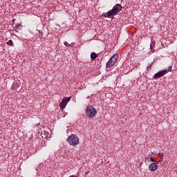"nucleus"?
Listing matches in <instances>:
<instances>
[{"mask_svg": "<svg viewBox=\"0 0 177 177\" xmlns=\"http://www.w3.org/2000/svg\"><path fill=\"white\" fill-rule=\"evenodd\" d=\"M67 142L71 146H77L80 143V138L77 135L72 134L68 137Z\"/></svg>", "mask_w": 177, "mask_h": 177, "instance_id": "f03ea898", "label": "nucleus"}, {"mask_svg": "<svg viewBox=\"0 0 177 177\" xmlns=\"http://www.w3.org/2000/svg\"><path fill=\"white\" fill-rule=\"evenodd\" d=\"M70 100H71L70 97H64L61 102V103L59 104V107L61 109H66V106H67V103H68Z\"/></svg>", "mask_w": 177, "mask_h": 177, "instance_id": "423d86ee", "label": "nucleus"}, {"mask_svg": "<svg viewBox=\"0 0 177 177\" xmlns=\"http://www.w3.org/2000/svg\"><path fill=\"white\" fill-rule=\"evenodd\" d=\"M150 46H151V45H150Z\"/></svg>", "mask_w": 177, "mask_h": 177, "instance_id": "f3484780", "label": "nucleus"}, {"mask_svg": "<svg viewBox=\"0 0 177 177\" xmlns=\"http://www.w3.org/2000/svg\"><path fill=\"white\" fill-rule=\"evenodd\" d=\"M158 156L159 157H164V153H159Z\"/></svg>", "mask_w": 177, "mask_h": 177, "instance_id": "f8f14e48", "label": "nucleus"}, {"mask_svg": "<svg viewBox=\"0 0 177 177\" xmlns=\"http://www.w3.org/2000/svg\"><path fill=\"white\" fill-rule=\"evenodd\" d=\"M96 57H97V55H96L95 53H92L91 54V59L92 60H95V59H96Z\"/></svg>", "mask_w": 177, "mask_h": 177, "instance_id": "1a4fd4ad", "label": "nucleus"}, {"mask_svg": "<svg viewBox=\"0 0 177 177\" xmlns=\"http://www.w3.org/2000/svg\"><path fill=\"white\" fill-rule=\"evenodd\" d=\"M85 113L86 115L89 117V118H94V117H96V115L97 114V111L93 106H87Z\"/></svg>", "mask_w": 177, "mask_h": 177, "instance_id": "7ed1b4c3", "label": "nucleus"}, {"mask_svg": "<svg viewBox=\"0 0 177 177\" xmlns=\"http://www.w3.org/2000/svg\"><path fill=\"white\" fill-rule=\"evenodd\" d=\"M151 161L152 162H156V160L154 158H151Z\"/></svg>", "mask_w": 177, "mask_h": 177, "instance_id": "ddd939ff", "label": "nucleus"}, {"mask_svg": "<svg viewBox=\"0 0 177 177\" xmlns=\"http://www.w3.org/2000/svg\"><path fill=\"white\" fill-rule=\"evenodd\" d=\"M167 73L168 70L167 69L159 71L153 75V78L154 80H157V78H161V77H164V75H165V74H167Z\"/></svg>", "mask_w": 177, "mask_h": 177, "instance_id": "39448f33", "label": "nucleus"}, {"mask_svg": "<svg viewBox=\"0 0 177 177\" xmlns=\"http://www.w3.org/2000/svg\"><path fill=\"white\" fill-rule=\"evenodd\" d=\"M118 54L113 55L106 63L107 68H111V67H113V66H114V64H115L118 61Z\"/></svg>", "mask_w": 177, "mask_h": 177, "instance_id": "20e7f679", "label": "nucleus"}, {"mask_svg": "<svg viewBox=\"0 0 177 177\" xmlns=\"http://www.w3.org/2000/svg\"><path fill=\"white\" fill-rule=\"evenodd\" d=\"M121 10H122V6L118 3L103 16L104 17H111V16H115L116 15H118V12H121Z\"/></svg>", "mask_w": 177, "mask_h": 177, "instance_id": "f257e3e1", "label": "nucleus"}, {"mask_svg": "<svg viewBox=\"0 0 177 177\" xmlns=\"http://www.w3.org/2000/svg\"><path fill=\"white\" fill-rule=\"evenodd\" d=\"M20 26H21L20 24H16V27H17V28H19V27H20Z\"/></svg>", "mask_w": 177, "mask_h": 177, "instance_id": "2eb2a0df", "label": "nucleus"}, {"mask_svg": "<svg viewBox=\"0 0 177 177\" xmlns=\"http://www.w3.org/2000/svg\"><path fill=\"white\" fill-rule=\"evenodd\" d=\"M64 45L65 46L70 47V44L67 41H65Z\"/></svg>", "mask_w": 177, "mask_h": 177, "instance_id": "9b49d317", "label": "nucleus"}, {"mask_svg": "<svg viewBox=\"0 0 177 177\" xmlns=\"http://www.w3.org/2000/svg\"><path fill=\"white\" fill-rule=\"evenodd\" d=\"M19 86H20V84H19V83L15 82L14 84H12L11 89L12 91H16V89H17V88H19Z\"/></svg>", "mask_w": 177, "mask_h": 177, "instance_id": "6e6552de", "label": "nucleus"}, {"mask_svg": "<svg viewBox=\"0 0 177 177\" xmlns=\"http://www.w3.org/2000/svg\"><path fill=\"white\" fill-rule=\"evenodd\" d=\"M171 70H172V66H169V67L168 68L167 73H168V71H171Z\"/></svg>", "mask_w": 177, "mask_h": 177, "instance_id": "4468645a", "label": "nucleus"}, {"mask_svg": "<svg viewBox=\"0 0 177 177\" xmlns=\"http://www.w3.org/2000/svg\"><path fill=\"white\" fill-rule=\"evenodd\" d=\"M149 169L152 172L154 171H157V169H158V165L156 162L151 163L149 166Z\"/></svg>", "mask_w": 177, "mask_h": 177, "instance_id": "0eeeda50", "label": "nucleus"}, {"mask_svg": "<svg viewBox=\"0 0 177 177\" xmlns=\"http://www.w3.org/2000/svg\"><path fill=\"white\" fill-rule=\"evenodd\" d=\"M150 67H151V65L147 67V68L149 69Z\"/></svg>", "mask_w": 177, "mask_h": 177, "instance_id": "dca6fc26", "label": "nucleus"}, {"mask_svg": "<svg viewBox=\"0 0 177 177\" xmlns=\"http://www.w3.org/2000/svg\"><path fill=\"white\" fill-rule=\"evenodd\" d=\"M7 45H9L10 46H13V41H12V39H10V40L7 42Z\"/></svg>", "mask_w": 177, "mask_h": 177, "instance_id": "9d476101", "label": "nucleus"}]
</instances>
